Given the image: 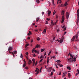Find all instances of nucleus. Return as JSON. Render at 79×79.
I'll use <instances>...</instances> for the list:
<instances>
[{
  "label": "nucleus",
  "mask_w": 79,
  "mask_h": 79,
  "mask_svg": "<svg viewBox=\"0 0 79 79\" xmlns=\"http://www.w3.org/2000/svg\"><path fill=\"white\" fill-rule=\"evenodd\" d=\"M70 56H71V58L68 59V61H69V62H71V61H72V62L73 61H74L75 62V61H76V57H74L73 58V55H70ZM71 59H72V60H71Z\"/></svg>",
  "instance_id": "obj_1"
},
{
  "label": "nucleus",
  "mask_w": 79,
  "mask_h": 79,
  "mask_svg": "<svg viewBox=\"0 0 79 79\" xmlns=\"http://www.w3.org/2000/svg\"><path fill=\"white\" fill-rule=\"evenodd\" d=\"M78 35H76L73 36L72 38L71 39V42H74L75 40V39H76L75 41H77L78 40Z\"/></svg>",
  "instance_id": "obj_2"
},
{
  "label": "nucleus",
  "mask_w": 79,
  "mask_h": 79,
  "mask_svg": "<svg viewBox=\"0 0 79 79\" xmlns=\"http://www.w3.org/2000/svg\"><path fill=\"white\" fill-rule=\"evenodd\" d=\"M77 19L76 21V24H77V26L78 25V24L79 22V8L78 10H77Z\"/></svg>",
  "instance_id": "obj_3"
},
{
  "label": "nucleus",
  "mask_w": 79,
  "mask_h": 79,
  "mask_svg": "<svg viewBox=\"0 0 79 79\" xmlns=\"http://www.w3.org/2000/svg\"><path fill=\"white\" fill-rule=\"evenodd\" d=\"M12 49H13V47L10 46L9 47V48L8 49V51H9V53H11V52H10V50H12Z\"/></svg>",
  "instance_id": "obj_4"
},
{
  "label": "nucleus",
  "mask_w": 79,
  "mask_h": 79,
  "mask_svg": "<svg viewBox=\"0 0 79 79\" xmlns=\"http://www.w3.org/2000/svg\"><path fill=\"white\" fill-rule=\"evenodd\" d=\"M64 13H65V12H64V10H62L61 12V15L62 16V18L63 17L64 18Z\"/></svg>",
  "instance_id": "obj_5"
},
{
  "label": "nucleus",
  "mask_w": 79,
  "mask_h": 79,
  "mask_svg": "<svg viewBox=\"0 0 79 79\" xmlns=\"http://www.w3.org/2000/svg\"><path fill=\"white\" fill-rule=\"evenodd\" d=\"M63 74L62 75V77H64L65 76H66V74H67V72H64V73H63Z\"/></svg>",
  "instance_id": "obj_6"
},
{
  "label": "nucleus",
  "mask_w": 79,
  "mask_h": 79,
  "mask_svg": "<svg viewBox=\"0 0 79 79\" xmlns=\"http://www.w3.org/2000/svg\"><path fill=\"white\" fill-rule=\"evenodd\" d=\"M69 14L68 12H66V18H67V19H68V18H69Z\"/></svg>",
  "instance_id": "obj_7"
},
{
  "label": "nucleus",
  "mask_w": 79,
  "mask_h": 79,
  "mask_svg": "<svg viewBox=\"0 0 79 79\" xmlns=\"http://www.w3.org/2000/svg\"><path fill=\"white\" fill-rule=\"evenodd\" d=\"M51 14V11L50 10H48V16H50V14Z\"/></svg>",
  "instance_id": "obj_8"
},
{
  "label": "nucleus",
  "mask_w": 79,
  "mask_h": 79,
  "mask_svg": "<svg viewBox=\"0 0 79 79\" xmlns=\"http://www.w3.org/2000/svg\"><path fill=\"white\" fill-rule=\"evenodd\" d=\"M62 18V20L61 22V23H63V22H64V17H63Z\"/></svg>",
  "instance_id": "obj_9"
},
{
  "label": "nucleus",
  "mask_w": 79,
  "mask_h": 79,
  "mask_svg": "<svg viewBox=\"0 0 79 79\" xmlns=\"http://www.w3.org/2000/svg\"><path fill=\"white\" fill-rule=\"evenodd\" d=\"M38 47H40V45H39L38 44H37L36 45V47H35V48H38Z\"/></svg>",
  "instance_id": "obj_10"
},
{
  "label": "nucleus",
  "mask_w": 79,
  "mask_h": 79,
  "mask_svg": "<svg viewBox=\"0 0 79 79\" xmlns=\"http://www.w3.org/2000/svg\"><path fill=\"white\" fill-rule=\"evenodd\" d=\"M32 63V60H29V62L28 63V64H31Z\"/></svg>",
  "instance_id": "obj_11"
},
{
  "label": "nucleus",
  "mask_w": 79,
  "mask_h": 79,
  "mask_svg": "<svg viewBox=\"0 0 79 79\" xmlns=\"http://www.w3.org/2000/svg\"><path fill=\"white\" fill-rule=\"evenodd\" d=\"M67 2H67V1H66V2H65V3L64 4V6H67V5H68V4Z\"/></svg>",
  "instance_id": "obj_12"
},
{
  "label": "nucleus",
  "mask_w": 79,
  "mask_h": 79,
  "mask_svg": "<svg viewBox=\"0 0 79 79\" xmlns=\"http://www.w3.org/2000/svg\"><path fill=\"white\" fill-rule=\"evenodd\" d=\"M40 71V70L39 69H38V71H37V73H36V74H38L39 73V72Z\"/></svg>",
  "instance_id": "obj_13"
},
{
  "label": "nucleus",
  "mask_w": 79,
  "mask_h": 79,
  "mask_svg": "<svg viewBox=\"0 0 79 79\" xmlns=\"http://www.w3.org/2000/svg\"><path fill=\"white\" fill-rule=\"evenodd\" d=\"M57 65H59V66H60V67H63V65L60 64L59 63H58L57 64Z\"/></svg>",
  "instance_id": "obj_14"
},
{
  "label": "nucleus",
  "mask_w": 79,
  "mask_h": 79,
  "mask_svg": "<svg viewBox=\"0 0 79 79\" xmlns=\"http://www.w3.org/2000/svg\"><path fill=\"white\" fill-rule=\"evenodd\" d=\"M56 62L57 63H61V61L60 60H56Z\"/></svg>",
  "instance_id": "obj_15"
},
{
  "label": "nucleus",
  "mask_w": 79,
  "mask_h": 79,
  "mask_svg": "<svg viewBox=\"0 0 79 79\" xmlns=\"http://www.w3.org/2000/svg\"><path fill=\"white\" fill-rule=\"evenodd\" d=\"M46 33V29H44L43 31V34H45Z\"/></svg>",
  "instance_id": "obj_16"
},
{
  "label": "nucleus",
  "mask_w": 79,
  "mask_h": 79,
  "mask_svg": "<svg viewBox=\"0 0 79 79\" xmlns=\"http://www.w3.org/2000/svg\"><path fill=\"white\" fill-rule=\"evenodd\" d=\"M40 19V18H37L36 20V22H38L39 20Z\"/></svg>",
  "instance_id": "obj_17"
},
{
  "label": "nucleus",
  "mask_w": 79,
  "mask_h": 79,
  "mask_svg": "<svg viewBox=\"0 0 79 79\" xmlns=\"http://www.w3.org/2000/svg\"><path fill=\"white\" fill-rule=\"evenodd\" d=\"M20 58H23V54L22 53L21 54Z\"/></svg>",
  "instance_id": "obj_18"
},
{
  "label": "nucleus",
  "mask_w": 79,
  "mask_h": 79,
  "mask_svg": "<svg viewBox=\"0 0 79 79\" xmlns=\"http://www.w3.org/2000/svg\"><path fill=\"white\" fill-rule=\"evenodd\" d=\"M67 68L68 69H69V70H71V68L69 67H67Z\"/></svg>",
  "instance_id": "obj_19"
},
{
  "label": "nucleus",
  "mask_w": 79,
  "mask_h": 79,
  "mask_svg": "<svg viewBox=\"0 0 79 79\" xmlns=\"http://www.w3.org/2000/svg\"><path fill=\"white\" fill-rule=\"evenodd\" d=\"M63 42V40L61 39L60 40V43H62Z\"/></svg>",
  "instance_id": "obj_20"
},
{
  "label": "nucleus",
  "mask_w": 79,
  "mask_h": 79,
  "mask_svg": "<svg viewBox=\"0 0 79 79\" xmlns=\"http://www.w3.org/2000/svg\"><path fill=\"white\" fill-rule=\"evenodd\" d=\"M68 76L69 77H71V74H70V73H68Z\"/></svg>",
  "instance_id": "obj_21"
},
{
  "label": "nucleus",
  "mask_w": 79,
  "mask_h": 79,
  "mask_svg": "<svg viewBox=\"0 0 79 79\" xmlns=\"http://www.w3.org/2000/svg\"><path fill=\"white\" fill-rule=\"evenodd\" d=\"M28 45H29V44H26L25 45V48H26V47H27V46H28Z\"/></svg>",
  "instance_id": "obj_22"
},
{
  "label": "nucleus",
  "mask_w": 79,
  "mask_h": 79,
  "mask_svg": "<svg viewBox=\"0 0 79 79\" xmlns=\"http://www.w3.org/2000/svg\"><path fill=\"white\" fill-rule=\"evenodd\" d=\"M26 65L25 64H24L23 65V67H26Z\"/></svg>",
  "instance_id": "obj_23"
},
{
  "label": "nucleus",
  "mask_w": 79,
  "mask_h": 79,
  "mask_svg": "<svg viewBox=\"0 0 79 79\" xmlns=\"http://www.w3.org/2000/svg\"><path fill=\"white\" fill-rule=\"evenodd\" d=\"M49 58V57H48L47 58V61H50V59H49V58Z\"/></svg>",
  "instance_id": "obj_24"
},
{
  "label": "nucleus",
  "mask_w": 79,
  "mask_h": 79,
  "mask_svg": "<svg viewBox=\"0 0 79 79\" xmlns=\"http://www.w3.org/2000/svg\"><path fill=\"white\" fill-rule=\"evenodd\" d=\"M14 54H16L17 53V51H15L14 52H13Z\"/></svg>",
  "instance_id": "obj_25"
},
{
  "label": "nucleus",
  "mask_w": 79,
  "mask_h": 79,
  "mask_svg": "<svg viewBox=\"0 0 79 79\" xmlns=\"http://www.w3.org/2000/svg\"><path fill=\"white\" fill-rule=\"evenodd\" d=\"M52 4L53 5H55V4L54 3V0H52Z\"/></svg>",
  "instance_id": "obj_26"
},
{
  "label": "nucleus",
  "mask_w": 79,
  "mask_h": 79,
  "mask_svg": "<svg viewBox=\"0 0 79 79\" xmlns=\"http://www.w3.org/2000/svg\"><path fill=\"white\" fill-rule=\"evenodd\" d=\"M63 4H61L60 6V7H63Z\"/></svg>",
  "instance_id": "obj_27"
},
{
  "label": "nucleus",
  "mask_w": 79,
  "mask_h": 79,
  "mask_svg": "<svg viewBox=\"0 0 79 79\" xmlns=\"http://www.w3.org/2000/svg\"><path fill=\"white\" fill-rule=\"evenodd\" d=\"M25 69H29V67H28L27 66L25 67Z\"/></svg>",
  "instance_id": "obj_28"
},
{
  "label": "nucleus",
  "mask_w": 79,
  "mask_h": 79,
  "mask_svg": "<svg viewBox=\"0 0 79 79\" xmlns=\"http://www.w3.org/2000/svg\"><path fill=\"white\" fill-rule=\"evenodd\" d=\"M48 72H51V70L50 69H48Z\"/></svg>",
  "instance_id": "obj_29"
},
{
  "label": "nucleus",
  "mask_w": 79,
  "mask_h": 79,
  "mask_svg": "<svg viewBox=\"0 0 79 79\" xmlns=\"http://www.w3.org/2000/svg\"><path fill=\"white\" fill-rule=\"evenodd\" d=\"M29 53H28V52H26V55H27V56H28Z\"/></svg>",
  "instance_id": "obj_30"
},
{
  "label": "nucleus",
  "mask_w": 79,
  "mask_h": 79,
  "mask_svg": "<svg viewBox=\"0 0 79 79\" xmlns=\"http://www.w3.org/2000/svg\"><path fill=\"white\" fill-rule=\"evenodd\" d=\"M60 1L61 2V0H58L57 3V4H58V3H59Z\"/></svg>",
  "instance_id": "obj_31"
},
{
  "label": "nucleus",
  "mask_w": 79,
  "mask_h": 79,
  "mask_svg": "<svg viewBox=\"0 0 79 79\" xmlns=\"http://www.w3.org/2000/svg\"><path fill=\"white\" fill-rule=\"evenodd\" d=\"M51 24H52V25H55V23H53V22H52Z\"/></svg>",
  "instance_id": "obj_32"
},
{
  "label": "nucleus",
  "mask_w": 79,
  "mask_h": 79,
  "mask_svg": "<svg viewBox=\"0 0 79 79\" xmlns=\"http://www.w3.org/2000/svg\"><path fill=\"white\" fill-rule=\"evenodd\" d=\"M32 61L33 62H34V61H35V59H32Z\"/></svg>",
  "instance_id": "obj_33"
},
{
  "label": "nucleus",
  "mask_w": 79,
  "mask_h": 79,
  "mask_svg": "<svg viewBox=\"0 0 79 79\" xmlns=\"http://www.w3.org/2000/svg\"><path fill=\"white\" fill-rule=\"evenodd\" d=\"M36 2L37 3H39V2H40V1L39 0H36Z\"/></svg>",
  "instance_id": "obj_34"
},
{
  "label": "nucleus",
  "mask_w": 79,
  "mask_h": 79,
  "mask_svg": "<svg viewBox=\"0 0 79 79\" xmlns=\"http://www.w3.org/2000/svg\"><path fill=\"white\" fill-rule=\"evenodd\" d=\"M37 40L38 41L39 40H40V38H39L38 37L37 38Z\"/></svg>",
  "instance_id": "obj_35"
},
{
  "label": "nucleus",
  "mask_w": 79,
  "mask_h": 79,
  "mask_svg": "<svg viewBox=\"0 0 79 79\" xmlns=\"http://www.w3.org/2000/svg\"><path fill=\"white\" fill-rule=\"evenodd\" d=\"M42 60H43V59H41L40 61V63L42 62Z\"/></svg>",
  "instance_id": "obj_36"
},
{
  "label": "nucleus",
  "mask_w": 79,
  "mask_h": 79,
  "mask_svg": "<svg viewBox=\"0 0 79 79\" xmlns=\"http://www.w3.org/2000/svg\"><path fill=\"white\" fill-rule=\"evenodd\" d=\"M41 52H44V49H41Z\"/></svg>",
  "instance_id": "obj_37"
},
{
  "label": "nucleus",
  "mask_w": 79,
  "mask_h": 79,
  "mask_svg": "<svg viewBox=\"0 0 79 79\" xmlns=\"http://www.w3.org/2000/svg\"><path fill=\"white\" fill-rule=\"evenodd\" d=\"M79 72H77V73L76 74H75V76H77V74H79Z\"/></svg>",
  "instance_id": "obj_38"
},
{
  "label": "nucleus",
  "mask_w": 79,
  "mask_h": 79,
  "mask_svg": "<svg viewBox=\"0 0 79 79\" xmlns=\"http://www.w3.org/2000/svg\"><path fill=\"white\" fill-rule=\"evenodd\" d=\"M58 23V20H56V22H55V25H56V23Z\"/></svg>",
  "instance_id": "obj_39"
},
{
  "label": "nucleus",
  "mask_w": 79,
  "mask_h": 79,
  "mask_svg": "<svg viewBox=\"0 0 79 79\" xmlns=\"http://www.w3.org/2000/svg\"><path fill=\"white\" fill-rule=\"evenodd\" d=\"M66 29V27H64V31Z\"/></svg>",
  "instance_id": "obj_40"
},
{
  "label": "nucleus",
  "mask_w": 79,
  "mask_h": 79,
  "mask_svg": "<svg viewBox=\"0 0 79 79\" xmlns=\"http://www.w3.org/2000/svg\"><path fill=\"white\" fill-rule=\"evenodd\" d=\"M12 54L13 55V56L14 57H15V55L14 54V53H13V52H12Z\"/></svg>",
  "instance_id": "obj_41"
},
{
  "label": "nucleus",
  "mask_w": 79,
  "mask_h": 79,
  "mask_svg": "<svg viewBox=\"0 0 79 79\" xmlns=\"http://www.w3.org/2000/svg\"><path fill=\"white\" fill-rule=\"evenodd\" d=\"M23 61L25 63H26V60H25V59H24L23 60Z\"/></svg>",
  "instance_id": "obj_42"
},
{
  "label": "nucleus",
  "mask_w": 79,
  "mask_h": 79,
  "mask_svg": "<svg viewBox=\"0 0 79 79\" xmlns=\"http://www.w3.org/2000/svg\"><path fill=\"white\" fill-rule=\"evenodd\" d=\"M37 64V61H36L35 63V66H36Z\"/></svg>",
  "instance_id": "obj_43"
},
{
  "label": "nucleus",
  "mask_w": 79,
  "mask_h": 79,
  "mask_svg": "<svg viewBox=\"0 0 79 79\" xmlns=\"http://www.w3.org/2000/svg\"><path fill=\"white\" fill-rule=\"evenodd\" d=\"M29 33H30V34H31V35H32V33H31V31H29Z\"/></svg>",
  "instance_id": "obj_44"
},
{
  "label": "nucleus",
  "mask_w": 79,
  "mask_h": 79,
  "mask_svg": "<svg viewBox=\"0 0 79 79\" xmlns=\"http://www.w3.org/2000/svg\"><path fill=\"white\" fill-rule=\"evenodd\" d=\"M42 14L43 15H44V12H42Z\"/></svg>",
  "instance_id": "obj_45"
},
{
  "label": "nucleus",
  "mask_w": 79,
  "mask_h": 79,
  "mask_svg": "<svg viewBox=\"0 0 79 79\" xmlns=\"http://www.w3.org/2000/svg\"><path fill=\"white\" fill-rule=\"evenodd\" d=\"M34 51V52H35V53H37V50H35Z\"/></svg>",
  "instance_id": "obj_46"
},
{
  "label": "nucleus",
  "mask_w": 79,
  "mask_h": 79,
  "mask_svg": "<svg viewBox=\"0 0 79 79\" xmlns=\"http://www.w3.org/2000/svg\"><path fill=\"white\" fill-rule=\"evenodd\" d=\"M48 21H50V19H48V18H47L46 19Z\"/></svg>",
  "instance_id": "obj_47"
},
{
  "label": "nucleus",
  "mask_w": 79,
  "mask_h": 79,
  "mask_svg": "<svg viewBox=\"0 0 79 79\" xmlns=\"http://www.w3.org/2000/svg\"><path fill=\"white\" fill-rule=\"evenodd\" d=\"M43 57V56L42 55V56L40 57V59H41V58H42Z\"/></svg>",
  "instance_id": "obj_48"
},
{
  "label": "nucleus",
  "mask_w": 79,
  "mask_h": 79,
  "mask_svg": "<svg viewBox=\"0 0 79 79\" xmlns=\"http://www.w3.org/2000/svg\"><path fill=\"white\" fill-rule=\"evenodd\" d=\"M45 24H48V22H47V21H46Z\"/></svg>",
  "instance_id": "obj_49"
},
{
  "label": "nucleus",
  "mask_w": 79,
  "mask_h": 79,
  "mask_svg": "<svg viewBox=\"0 0 79 79\" xmlns=\"http://www.w3.org/2000/svg\"><path fill=\"white\" fill-rule=\"evenodd\" d=\"M56 18H57V19L58 18V15L56 16Z\"/></svg>",
  "instance_id": "obj_50"
},
{
  "label": "nucleus",
  "mask_w": 79,
  "mask_h": 79,
  "mask_svg": "<svg viewBox=\"0 0 79 79\" xmlns=\"http://www.w3.org/2000/svg\"><path fill=\"white\" fill-rule=\"evenodd\" d=\"M61 72H60L59 74V76L61 75Z\"/></svg>",
  "instance_id": "obj_51"
},
{
  "label": "nucleus",
  "mask_w": 79,
  "mask_h": 79,
  "mask_svg": "<svg viewBox=\"0 0 79 79\" xmlns=\"http://www.w3.org/2000/svg\"><path fill=\"white\" fill-rule=\"evenodd\" d=\"M51 53V51H50L48 53V55H50Z\"/></svg>",
  "instance_id": "obj_52"
},
{
  "label": "nucleus",
  "mask_w": 79,
  "mask_h": 79,
  "mask_svg": "<svg viewBox=\"0 0 79 79\" xmlns=\"http://www.w3.org/2000/svg\"><path fill=\"white\" fill-rule=\"evenodd\" d=\"M49 69H52V67H50L49 68Z\"/></svg>",
  "instance_id": "obj_53"
},
{
  "label": "nucleus",
  "mask_w": 79,
  "mask_h": 79,
  "mask_svg": "<svg viewBox=\"0 0 79 79\" xmlns=\"http://www.w3.org/2000/svg\"><path fill=\"white\" fill-rule=\"evenodd\" d=\"M67 2H69V0H66Z\"/></svg>",
  "instance_id": "obj_54"
},
{
  "label": "nucleus",
  "mask_w": 79,
  "mask_h": 79,
  "mask_svg": "<svg viewBox=\"0 0 79 79\" xmlns=\"http://www.w3.org/2000/svg\"><path fill=\"white\" fill-rule=\"evenodd\" d=\"M51 76H53V72H51Z\"/></svg>",
  "instance_id": "obj_55"
},
{
  "label": "nucleus",
  "mask_w": 79,
  "mask_h": 79,
  "mask_svg": "<svg viewBox=\"0 0 79 79\" xmlns=\"http://www.w3.org/2000/svg\"><path fill=\"white\" fill-rule=\"evenodd\" d=\"M42 68L41 67L40 69V72L41 73V71H42Z\"/></svg>",
  "instance_id": "obj_56"
},
{
  "label": "nucleus",
  "mask_w": 79,
  "mask_h": 79,
  "mask_svg": "<svg viewBox=\"0 0 79 79\" xmlns=\"http://www.w3.org/2000/svg\"><path fill=\"white\" fill-rule=\"evenodd\" d=\"M33 40H32L31 41V43H32V42H33Z\"/></svg>",
  "instance_id": "obj_57"
},
{
  "label": "nucleus",
  "mask_w": 79,
  "mask_h": 79,
  "mask_svg": "<svg viewBox=\"0 0 79 79\" xmlns=\"http://www.w3.org/2000/svg\"><path fill=\"white\" fill-rule=\"evenodd\" d=\"M35 32H38V30H35Z\"/></svg>",
  "instance_id": "obj_58"
},
{
  "label": "nucleus",
  "mask_w": 79,
  "mask_h": 79,
  "mask_svg": "<svg viewBox=\"0 0 79 79\" xmlns=\"http://www.w3.org/2000/svg\"><path fill=\"white\" fill-rule=\"evenodd\" d=\"M26 58L27 60H28V56H26Z\"/></svg>",
  "instance_id": "obj_59"
},
{
  "label": "nucleus",
  "mask_w": 79,
  "mask_h": 79,
  "mask_svg": "<svg viewBox=\"0 0 79 79\" xmlns=\"http://www.w3.org/2000/svg\"><path fill=\"white\" fill-rule=\"evenodd\" d=\"M45 55H46V52H45V53H44V56H45Z\"/></svg>",
  "instance_id": "obj_60"
},
{
  "label": "nucleus",
  "mask_w": 79,
  "mask_h": 79,
  "mask_svg": "<svg viewBox=\"0 0 79 79\" xmlns=\"http://www.w3.org/2000/svg\"><path fill=\"white\" fill-rule=\"evenodd\" d=\"M33 64H35V61L33 62Z\"/></svg>",
  "instance_id": "obj_61"
},
{
  "label": "nucleus",
  "mask_w": 79,
  "mask_h": 79,
  "mask_svg": "<svg viewBox=\"0 0 79 79\" xmlns=\"http://www.w3.org/2000/svg\"><path fill=\"white\" fill-rule=\"evenodd\" d=\"M65 27V26L64 25V26H63V27H62V28H64V27Z\"/></svg>",
  "instance_id": "obj_62"
},
{
  "label": "nucleus",
  "mask_w": 79,
  "mask_h": 79,
  "mask_svg": "<svg viewBox=\"0 0 79 79\" xmlns=\"http://www.w3.org/2000/svg\"><path fill=\"white\" fill-rule=\"evenodd\" d=\"M59 31V30L57 29V32H58V31Z\"/></svg>",
  "instance_id": "obj_63"
},
{
  "label": "nucleus",
  "mask_w": 79,
  "mask_h": 79,
  "mask_svg": "<svg viewBox=\"0 0 79 79\" xmlns=\"http://www.w3.org/2000/svg\"><path fill=\"white\" fill-rule=\"evenodd\" d=\"M52 57L53 58H55V56H53Z\"/></svg>",
  "instance_id": "obj_64"
}]
</instances>
